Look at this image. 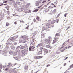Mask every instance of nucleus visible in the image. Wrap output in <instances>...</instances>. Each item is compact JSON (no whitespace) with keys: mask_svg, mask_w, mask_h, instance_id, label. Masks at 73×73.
Returning <instances> with one entry per match:
<instances>
[{"mask_svg":"<svg viewBox=\"0 0 73 73\" xmlns=\"http://www.w3.org/2000/svg\"><path fill=\"white\" fill-rule=\"evenodd\" d=\"M44 53H47L48 52V50L45 49L44 50Z\"/></svg>","mask_w":73,"mask_h":73,"instance_id":"nucleus-17","label":"nucleus"},{"mask_svg":"<svg viewBox=\"0 0 73 73\" xmlns=\"http://www.w3.org/2000/svg\"><path fill=\"white\" fill-rule=\"evenodd\" d=\"M71 44V45L72 46H73V43H72Z\"/></svg>","mask_w":73,"mask_h":73,"instance_id":"nucleus-63","label":"nucleus"},{"mask_svg":"<svg viewBox=\"0 0 73 73\" xmlns=\"http://www.w3.org/2000/svg\"><path fill=\"white\" fill-rule=\"evenodd\" d=\"M66 63H64V66H65V65H66Z\"/></svg>","mask_w":73,"mask_h":73,"instance_id":"nucleus-58","label":"nucleus"},{"mask_svg":"<svg viewBox=\"0 0 73 73\" xmlns=\"http://www.w3.org/2000/svg\"><path fill=\"white\" fill-rule=\"evenodd\" d=\"M21 53L22 54H25V51L24 50H23L21 51Z\"/></svg>","mask_w":73,"mask_h":73,"instance_id":"nucleus-34","label":"nucleus"},{"mask_svg":"<svg viewBox=\"0 0 73 73\" xmlns=\"http://www.w3.org/2000/svg\"><path fill=\"white\" fill-rule=\"evenodd\" d=\"M35 38V35H33L32 36V38H33V39H34V38Z\"/></svg>","mask_w":73,"mask_h":73,"instance_id":"nucleus-42","label":"nucleus"},{"mask_svg":"<svg viewBox=\"0 0 73 73\" xmlns=\"http://www.w3.org/2000/svg\"><path fill=\"white\" fill-rule=\"evenodd\" d=\"M46 2V0H45V1H43L42 2V4H44V3H45Z\"/></svg>","mask_w":73,"mask_h":73,"instance_id":"nucleus-40","label":"nucleus"},{"mask_svg":"<svg viewBox=\"0 0 73 73\" xmlns=\"http://www.w3.org/2000/svg\"><path fill=\"white\" fill-rule=\"evenodd\" d=\"M26 40H27L25 39H23L22 40V42L23 43H25L26 42H27V41Z\"/></svg>","mask_w":73,"mask_h":73,"instance_id":"nucleus-14","label":"nucleus"},{"mask_svg":"<svg viewBox=\"0 0 73 73\" xmlns=\"http://www.w3.org/2000/svg\"><path fill=\"white\" fill-rule=\"evenodd\" d=\"M73 67V64L71 65L70 66V68H72Z\"/></svg>","mask_w":73,"mask_h":73,"instance_id":"nucleus-35","label":"nucleus"},{"mask_svg":"<svg viewBox=\"0 0 73 73\" xmlns=\"http://www.w3.org/2000/svg\"><path fill=\"white\" fill-rule=\"evenodd\" d=\"M65 48L66 49H68V47H65Z\"/></svg>","mask_w":73,"mask_h":73,"instance_id":"nucleus-64","label":"nucleus"},{"mask_svg":"<svg viewBox=\"0 0 73 73\" xmlns=\"http://www.w3.org/2000/svg\"><path fill=\"white\" fill-rule=\"evenodd\" d=\"M46 26L47 27V28H50L51 27H54V25H52L50 23H48L46 24Z\"/></svg>","mask_w":73,"mask_h":73,"instance_id":"nucleus-2","label":"nucleus"},{"mask_svg":"<svg viewBox=\"0 0 73 73\" xmlns=\"http://www.w3.org/2000/svg\"><path fill=\"white\" fill-rule=\"evenodd\" d=\"M45 27H43L42 28V31H44V30H45Z\"/></svg>","mask_w":73,"mask_h":73,"instance_id":"nucleus-36","label":"nucleus"},{"mask_svg":"<svg viewBox=\"0 0 73 73\" xmlns=\"http://www.w3.org/2000/svg\"><path fill=\"white\" fill-rule=\"evenodd\" d=\"M6 8H7V10H9V7H6Z\"/></svg>","mask_w":73,"mask_h":73,"instance_id":"nucleus-51","label":"nucleus"},{"mask_svg":"<svg viewBox=\"0 0 73 73\" xmlns=\"http://www.w3.org/2000/svg\"><path fill=\"white\" fill-rule=\"evenodd\" d=\"M14 6L15 8H17V5L16 4H15L14 5Z\"/></svg>","mask_w":73,"mask_h":73,"instance_id":"nucleus-37","label":"nucleus"},{"mask_svg":"<svg viewBox=\"0 0 73 73\" xmlns=\"http://www.w3.org/2000/svg\"><path fill=\"white\" fill-rule=\"evenodd\" d=\"M46 47H47V48H50V46L49 45H46Z\"/></svg>","mask_w":73,"mask_h":73,"instance_id":"nucleus-33","label":"nucleus"},{"mask_svg":"<svg viewBox=\"0 0 73 73\" xmlns=\"http://www.w3.org/2000/svg\"><path fill=\"white\" fill-rule=\"evenodd\" d=\"M42 46V44L40 43L38 45V46L39 47H40V46Z\"/></svg>","mask_w":73,"mask_h":73,"instance_id":"nucleus-18","label":"nucleus"},{"mask_svg":"<svg viewBox=\"0 0 73 73\" xmlns=\"http://www.w3.org/2000/svg\"><path fill=\"white\" fill-rule=\"evenodd\" d=\"M15 40L16 39L14 37H13L12 38H11V40L12 41H13V42L15 41Z\"/></svg>","mask_w":73,"mask_h":73,"instance_id":"nucleus-13","label":"nucleus"},{"mask_svg":"<svg viewBox=\"0 0 73 73\" xmlns=\"http://www.w3.org/2000/svg\"><path fill=\"white\" fill-rule=\"evenodd\" d=\"M50 41L51 40H47V43L48 44H50Z\"/></svg>","mask_w":73,"mask_h":73,"instance_id":"nucleus-26","label":"nucleus"},{"mask_svg":"<svg viewBox=\"0 0 73 73\" xmlns=\"http://www.w3.org/2000/svg\"><path fill=\"white\" fill-rule=\"evenodd\" d=\"M9 53H10V54H12V51H10Z\"/></svg>","mask_w":73,"mask_h":73,"instance_id":"nucleus-57","label":"nucleus"},{"mask_svg":"<svg viewBox=\"0 0 73 73\" xmlns=\"http://www.w3.org/2000/svg\"><path fill=\"white\" fill-rule=\"evenodd\" d=\"M59 20H60V19H57V23H58V21H59Z\"/></svg>","mask_w":73,"mask_h":73,"instance_id":"nucleus-47","label":"nucleus"},{"mask_svg":"<svg viewBox=\"0 0 73 73\" xmlns=\"http://www.w3.org/2000/svg\"><path fill=\"white\" fill-rule=\"evenodd\" d=\"M43 5H44V4H43L41 5L38 8H41V7H42V6Z\"/></svg>","mask_w":73,"mask_h":73,"instance_id":"nucleus-38","label":"nucleus"},{"mask_svg":"<svg viewBox=\"0 0 73 73\" xmlns=\"http://www.w3.org/2000/svg\"><path fill=\"white\" fill-rule=\"evenodd\" d=\"M34 35H36L37 34V32L36 31L34 33Z\"/></svg>","mask_w":73,"mask_h":73,"instance_id":"nucleus-45","label":"nucleus"},{"mask_svg":"<svg viewBox=\"0 0 73 73\" xmlns=\"http://www.w3.org/2000/svg\"><path fill=\"white\" fill-rule=\"evenodd\" d=\"M55 39L53 41V44H54V43H55L56 42H57V41H58V38L57 37L55 36Z\"/></svg>","mask_w":73,"mask_h":73,"instance_id":"nucleus-8","label":"nucleus"},{"mask_svg":"<svg viewBox=\"0 0 73 73\" xmlns=\"http://www.w3.org/2000/svg\"><path fill=\"white\" fill-rule=\"evenodd\" d=\"M31 11H32V10H29L28 11V13H31Z\"/></svg>","mask_w":73,"mask_h":73,"instance_id":"nucleus-39","label":"nucleus"},{"mask_svg":"<svg viewBox=\"0 0 73 73\" xmlns=\"http://www.w3.org/2000/svg\"><path fill=\"white\" fill-rule=\"evenodd\" d=\"M9 23H8V22H6V26H8L9 25Z\"/></svg>","mask_w":73,"mask_h":73,"instance_id":"nucleus-32","label":"nucleus"},{"mask_svg":"<svg viewBox=\"0 0 73 73\" xmlns=\"http://www.w3.org/2000/svg\"><path fill=\"white\" fill-rule=\"evenodd\" d=\"M15 59L16 60H18V58H17V57H15Z\"/></svg>","mask_w":73,"mask_h":73,"instance_id":"nucleus-50","label":"nucleus"},{"mask_svg":"<svg viewBox=\"0 0 73 73\" xmlns=\"http://www.w3.org/2000/svg\"><path fill=\"white\" fill-rule=\"evenodd\" d=\"M36 20H37L38 21H39V20H40V17L38 16H37L36 17Z\"/></svg>","mask_w":73,"mask_h":73,"instance_id":"nucleus-21","label":"nucleus"},{"mask_svg":"<svg viewBox=\"0 0 73 73\" xmlns=\"http://www.w3.org/2000/svg\"><path fill=\"white\" fill-rule=\"evenodd\" d=\"M9 64L10 66H12V64H11V63H9Z\"/></svg>","mask_w":73,"mask_h":73,"instance_id":"nucleus-55","label":"nucleus"},{"mask_svg":"<svg viewBox=\"0 0 73 73\" xmlns=\"http://www.w3.org/2000/svg\"><path fill=\"white\" fill-rule=\"evenodd\" d=\"M48 40L49 41H52V38H51V37H48Z\"/></svg>","mask_w":73,"mask_h":73,"instance_id":"nucleus-19","label":"nucleus"},{"mask_svg":"<svg viewBox=\"0 0 73 73\" xmlns=\"http://www.w3.org/2000/svg\"><path fill=\"white\" fill-rule=\"evenodd\" d=\"M54 8H56V5H54V4L52 3L51 4V5L48 7V8H54Z\"/></svg>","mask_w":73,"mask_h":73,"instance_id":"nucleus-6","label":"nucleus"},{"mask_svg":"<svg viewBox=\"0 0 73 73\" xmlns=\"http://www.w3.org/2000/svg\"><path fill=\"white\" fill-rule=\"evenodd\" d=\"M30 6V3H28L26 5L25 7V9H27Z\"/></svg>","mask_w":73,"mask_h":73,"instance_id":"nucleus-11","label":"nucleus"},{"mask_svg":"<svg viewBox=\"0 0 73 73\" xmlns=\"http://www.w3.org/2000/svg\"><path fill=\"white\" fill-rule=\"evenodd\" d=\"M32 44H30V46L29 48V50L30 51H32L35 48V47L33 46Z\"/></svg>","mask_w":73,"mask_h":73,"instance_id":"nucleus-3","label":"nucleus"},{"mask_svg":"<svg viewBox=\"0 0 73 73\" xmlns=\"http://www.w3.org/2000/svg\"><path fill=\"white\" fill-rule=\"evenodd\" d=\"M65 48L63 46L61 47L60 49L59 50H60V51L62 52H63L65 50Z\"/></svg>","mask_w":73,"mask_h":73,"instance_id":"nucleus-7","label":"nucleus"},{"mask_svg":"<svg viewBox=\"0 0 73 73\" xmlns=\"http://www.w3.org/2000/svg\"><path fill=\"white\" fill-rule=\"evenodd\" d=\"M16 68L14 69L11 71V73H19L17 71L15 70Z\"/></svg>","mask_w":73,"mask_h":73,"instance_id":"nucleus-9","label":"nucleus"},{"mask_svg":"<svg viewBox=\"0 0 73 73\" xmlns=\"http://www.w3.org/2000/svg\"><path fill=\"white\" fill-rule=\"evenodd\" d=\"M1 3L0 2V6H1Z\"/></svg>","mask_w":73,"mask_h":73,"instance_id":"nucleus-62","label":"nucleus"},{"mask_svg":"<svg viewBox=\"0 0 73 73\" xmlns=\"http://www.w3.org/2000/svg\"><path fill=\"white\" fill-rule=\"evenodd\" d=\"M68 15V13H65L64 14V16H65V17H66V15Z\"/></svg>","mask_w":73,"mask_h":73,"instance_id":"nucleus-48","label":"nucleus"},{"mask_svg":"<svg viewBox=\"0 0 73 73\" xmlns=\"http://www.w3.org/2000/svg\"><path fill=\"white\" fill-rule=\"evenodd\" d=\"M24 46H22L20 47V49H24Z\"/></svg>","mask_w":73,"mask_h":73,"instance_id":"nucleus-23","label":"nucleus"},{"mask_svg":"<svg viewBox=\"0 0 73 73\" xmlns=\"http://www.w3.org/2000/svg\"><path fill=\"white\" fill-rule=\"evenodd\" d=\"M67 59H68V57H66L64 59V60H66Z\"/></svg>","mask_w":73,"mask_h":73,"instance_id":"nucleus-56","label":"nucleus"},{"mask_svg":"<svg viewBox=\"0 0 73 73\" xmlns=\"http://www.w3.org/2000/svg\"><path fill=\"white\" fill-rule=\"evenodd\" d=\"M22 37V38L23 39L27 40H28V37H27V36L25 35L23 36Z\"/></svg>","mask_w":73,"mask_h":73,"instance_id":"nucleus-10","label":"nucleus"},{"mask_svg":"<svg viewBox=\"0 0 73 73\" xmlns=\"http://www.w3.org/2000/svg\"><path fill=\"white\" fill-rule=\"evenodd\" d=\"M20 22H21V23H24V21H23V20H21L20 21Z\"/></svg>","mask_w":73,"mask_h":73,"instance_id":"nucleus-44","label":"nucleus"},{"mask_svg":"<svg viewBox=\"0 0 73 73\" xmlns=\"http://www.w3.org/2000/svg\"><path fill=\"white\" fill-rule=\"evenodd\" d=\"M38 9H36L34 10V12H37Z\"/></svg>","mask_w":73,"mask_h":73,"instance_id":"nucleus-41","label":"nucleus"},{"mask_svg":"<svg viewBox=\"0 0 73 73\" xmlns=\"http://www.w3.org/2000/svg\"><path fill=\"white\" fill-rule=\"evenodd\" d=\"M45 33H42V35H41L42 37H43V38L45 37Z\"/></svg>","mask_w":73,"mask_h":73,"instance_id":"nucleus-12","label":"nucleus"},{"mask_svg":"<svg viewBox=\"0 0 73 73\" xmlns=\"http://www.w3.org/2000/svg\"><path fill=\"white\" fill-rule=\"evenodd\" d=\"M14 24H17V23L16 22H15Z\"/></svg>","mask_w":73,"mask_h":73,"instance_id":"nucleus-59","label":"nucleus"},{"mask_svg":"<svg viewBox=\"0 0 73 73\" xmlns=\"http://www.w3.org/2000/svg\"><path fill=\"white\" fill-rule=\"evenodd\" d=\"M48 22H51V20H49L48 21Z\"/></svg>","mask_w":73,"mask_h":73,"instance_id":"nucleus-60","label":"nucleus"},{"mask_svg":"<svg viewBox=\"0 0 73 73\" xmlns=\"http://www.w3.org/2000/svg\"><path fill=\"white\" fill-rule=\"evenodd\" d=\"M56 11L57 9H54L52 11L53 13H54V14H55L56 13Z\"/></svg>","mask_w":73,"mask_h":73,"instance_id":"nucleus-15","label":"nucleus"},{"mask_svg":"<svg viewBox=\"0 0 73 73\" xmlns=\"http://www.w3.org/2000/svg\"><path fill=\"white\" fill-rule=\"evenodd\" d=\"M50 66V64H48V65H47L46 66V67H48V66Z\"/></svg>","mask_w":73,"mask_h":73,"instance_id":"nucleus-52","label":"nucleus"},{"mask_svg":"<svg viewBox=\"0 0 73 73\" xmlns=\"http://www.w3.org/2000/svg\"><path fill=\"white\" fill-rule=\"evenodd\" d=\"M17 5H19V4H20V2H17L16 3H15Z\"/></svg>","mask_w":73,"mask_h":73,"instance_id":"nucleus-31","label":"nucleus"},{"mask_svg":"<svg viewBox=\"0 0 73 73\" xmlns=\"http://www.w3.org/2000/svg\"><path fill=\"white\" fill-rule=\"evenodd\" d=\"M44 57L43 56H34V58L35 60L41 59L42 58Z\"/></svg>","mask_w":73,"mask_h":73,"instance_id":"nucleus-4","label":"nucleus"},{"mask_svg":"<svg viewBox=\"0 0 73 73\" xmlns=\"http://www.w3.org/2000/svg\"><path fill=\"white\" fill-rule=\"evenodd\" d=\"M70 26H69L68 27V28H67V29H66V30H68V29H69V28H70Z\"/></svg>","mask_w":73,"mask_h":73,"instance_id":"nucleus-49","label":"nucleus"},{"mask_svg":"<svg viewBox=\"0 0 73 73\" xmlns=\"http://www.w3.org/2000/svg\"><path fill=\"white\" fill-rule=\"evenodd\" d=\"M50 2L48 3L47 4V5H44V7L43 8H45V7H47V5H49L50 4Z\"/></svg>","mask_w":73,"mask_h":73,"instance_id":"nucleus-16","label":"nucleus"},{"mask_svg":"<svg viewBox=\"0 0 73 73\" xmlns=\"http://www.w3.org/2000/svg\"><path fill=\"white\" fill-rule=\"evenodd\" d=\"M42 54V50L39 51L38 52L39 54Z\"/></svg>","mask_w":73,"mask_h":73,"instance_id":"nucleus-28","label":"nucleus"},{"mask_svg":"<svg viewBox=\"0 0 73 73\" xmlns=\"http://www.w3.org/2000/svg\"><path fill=\"white\" fill-rule=\"evenodd\" d=\"M6 53H7V52H3L2 53V54H3V55H5V54H6Z\"/></svg>","mask_w":73,"mask_h":73,"instance_id":"nucleus-24","label":"nucleus"},{"mask_svg":"<svg viewBox=\"0 0 73 73\" xmlns=\"http://www.w3.org/2000/svg\"><path fill=\"white\" fill-rule=\"evenodd\" d=\"M3 1V3H7L8 2V1H5V0H4Z\"/></svg>","mask_w":73,"mask_h":73,"instance_id":"nucleus-30","label":"nucleus"},{"mask_svg":"<svg viewBox=\"0 0 73 73\" xmlns=\"http://www.w3.org/2000/svg\"><path fill=\"white\" fill-rule=\"evenodd\" d=\"M28 67L27 66H26L25 67V69L26 70H28Z\"/></svg>","mask_w":73,"mask_h":73,"instance_id":"nucleus-22","label":"nucleus"},{"mask_svg":"<svg viewBox=\"0 0 73 73\" xmlns=\"http://www.w3.org/2000/svg\"><path fill=\"white\" fill-rule=\"evenodd\" d=\"M71 48V47L70 46H68V48L69 49V48Z\"/></svg>","mask_w":73,"mask_h":73,"instance_id":"nucleus-61","label":"nucleus"},{"mask_svg":"<svg viewBox=\"0 0 73 73\" xmlns=\"http://www.w3.org/2000/svg\"><path fill=\"white\" fill-rule=\"evenodd\" d=\"M28 27H29V26H27L25 28L26 29H28Z\"/></svg>","mask_w":73,"mask_h":73,"instance_id":"nucleus-43","label":"nucleus"},{"mask_svg":"<svg viewBox=\"0 0 73 73\" xmlns=\"http://www.w3.org/2000/svg\"><path fill=\"white\" fill-rule=\"evenodd\" d=\"M59 35H60V33H58L56 34L55 36L56 37V36H58Z\"/></svg>","mask_w":73,"mask_h":73,"instance_id":"nucleus-25","label":"nucleus"},{"mask_svg":"<svg viewBox=\"0 0 73 73\" xmlns=\"http://www.w3.org/2000/svg\"><path fill=\"white\" fill-rule=\"evenodd\" d=\"M9 68H9L5 69V71H7V70H8Z\"/></svg>","mask_w":73,"mask_h":73,"instance_id":"nucleus-27","label":"nucleus"},{"mask_svg":"<svg viewBox=\"0 0 73 73\" xmlns=\"http://www.w3.org/2000/svg\"><path fill=\"white\" fill-rule=\"evenodd\" d=\"M37 42V40L35 39H33L32 40H31L30 44L32 45L33 46H34L35 45V44H36Z\"/></svg>","mask_w":73,"mask_h":73,"instance_id":"nucleus-1","label":"nucleus"},{"mask_svg":"<svg viewBox=\"0 0 73 73\" xmlns=\"http://www.w3.org/2000/svg\"><path fill=\"white\" fill-rule=\"evenodd\" d=\"M40 49L41 50H42V49H43V48L42 47H40Z\"/></svg>","mask_w":73,"mask_h":73,"instance_id":"nucleus-54","label":"nucleus"},{"mask_svg":"<svg viewBox=\"0 0 73 73\" xmlns=\"http://www.w3.org/2000/svg\"><path fill=\"white\" fill-rule=\"evenodd\" d=\"M61 15V14H59L58 15H57V17H59L60 16V15Z\"/></svg>","mask_w":73,"mask_h":73,"instance_id":"nucleus-53","label":"nucleus"},{"mask_svg":"<svg viewBox=\"0 0 73 73\" xmlns=\"http://www.w3.org/2000/svg\"><path fill=\"white\" fill-rule=\"evenodd\" d=\"M41 2L39 0L36 1L35 3L36 6H39V4H40Z\"/></svg>","mask_w":73,"mask_h":73,"instance_id":"nucleus-5","label":"nucleus"},{"mask_svg":"<svg viewBox=\"0 0 73 73\" xmlns=\"http://www.w3.org/2000/svg\"><path fill=\"white\" fill-rule=\"evenodd\" d=\"M27 44H25L24 46V48H26V47H27Z\"/></svg>","mask_w":73,"mask_h":73,"instance_id":"nucleus-46","label":"nucleus"},{"mask_svg":"<svg viewBox=\"0 0 73 73\" xmlns=\"http://www.w3.org/2000/svg\"><path fill=\"white\" fill-rule=\"evenodd\" d=\"M18 37V35H17L13 37H14V38H15V39L16 40V38H17Z\"/></svg>","mask_w":73,"mask_h":73,"instance_id":"nucleus-29","label":"nucleus"},{"mask_svg":"<svg viewBox=\"0 0 73 73\" xmlns=\"http://www.w3.org/2000/svg\"><path fill=\"white\" fill-rule=\"evenodd\" d=\"M56 22L55 20H53L52 21L51 24H54V23Z\"/></svg>","mask_w":73,"mask_h":73,"instance_id":"nucleus-20","label":"nucleus"}]
</instances>
